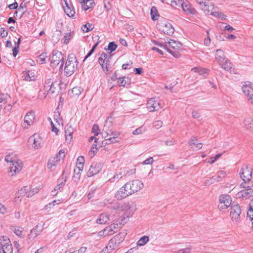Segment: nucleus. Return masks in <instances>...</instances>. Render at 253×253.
<instances>
[{"label":"nucleus","mask_w":253,"mask_h":253,"mask_svg":"<svg viewBox=\"0 0 253 253\" xmlns=\"http://www.w3.org/2000/svg\"><path fill=\"white\" fill-rule=\"evenodd\" d=\"M143 187V183L140 180L129 181L117 191L115 197L118 200H122L140 191Z\"/></svg>","instance_id":"obj_1"},{"label":"nucleus","mask_w":253,"mask_h":253,"mask_svg":"<svg viewBox=\"0 0 253 253\" xmlns=\"http://www.w3.org/2000/svg\"><path fill=\"white\" fill-rule=\"evenodd\" d=\"M124 238V234L122 233L118 234L109 241L108 245L103 250L106 253H111L123 241Z\"/></svg>","instance_id":"obj_2"},{"label":"nucleus","mask_w":253,"mask_h":253,"mask_svg":"<svg viewBox=\"0 0 253 253\" xmlns=\"http://www.w3.org/2000/svg\"><path fill=\"white\" fill-rule=\"evenodd\" d=\"M78 61L74 54L68 56L64 68L65 72L67 76L72 75L77 68Z\"/></svg>","instance_id":"obj_3"},{"label":"nucleus","mask_w":253,"mask_h":253,"mask_svg":"<svg viewBox=\"0 0 253 253\" xmlns=\"http://www.w3.org/2000/svg\"><path fill=\"white\" fill-rule=\"evenodd\" d=\"M13 247L7 236L0 237V253H13Z\"/></svg>","instance_id":"obj_4"},{"label":"nucleus","mask_w":253,"mask_h":253,"mask_svg":"<svg viewBox=\"0 0 253 253\" xmlns=\"http://www.w3.org/2000/svg\"><path fill=\"white\" fill-rule=\"evenodd\" d=\"M157 28L168 35H172L174 31L171 24L169 23L166 19L160 20L157 25Z\"/></svg>","instance_id":"obj_5"},{"label":"nucleus","mask_w":253,"mask_h":253,"mask_svg":"<svg viewBox=\"0 0 253 253\" xmlns=\"http://www.w3.org/2000/svg\"><path fill=\"white\" fill-rule=\"evenodd\" d=\"M59 83L57 81L53 82L51 79H47L44 83L43 89L47 92L46 94H52L58 92Z\"/></svg>","instance_id":"obj_6"},{"label":"nucleus","mask_w":253,"mask_h":253,"mask_svg":"<svg viewBox=\"0 0 253 253\" xmlns=\"http://www.w3.org/2000/svg\"><path fill=\"white\" fill-rule=\"evenodd\" d=\"M241 186L244 188L240 191L238 192L236 195L237 199H249L250 197L253 196V189H252L251 186H247L244 184L242 183Z\"/></svg>","instance_id":"obj_7"},{"label":"nucleus","mask_w":253,"mask_h":253,"mask_svg":"<svg viewBox=\"0 0 253 253\" xmlns=\"http://www.w3.org/2000/svg\"><path fill=\"white\" fill-rule=\"evenodd\" d=\"M241 211L239 204L232 205L230 211L231 220L234 224L237 225L240 221Z\"/></svg>","instance_id":"obj_8"},{"label":"nucleus","mask_w":253,"mask_h":253,"mask_svg":"<svg viewBox=\"0 0 253 253\" xmlns=\"http://www.w3.org/2000/svg\"><path fill=\"white\" fill-rule=\"evenodd\" d=\"M60 64V68L62 67L64 64V55L61 52L55 51L53 52L51 59V65L54 67Z\"/></svg>","instance_id":"obj_9"},{"label":"nucleus","mask_w":253,"mask_h":253,"mask_svg":"<svg viewBox=\"0 0 253 253\" xmlns=\"http://www.w3.org/2000/svg\"><path fill=\"white\" fill-rule=\"evenodd\" d=\"M219 203L218 207L220 211H224L231 204L232 199L228 195H221L219 197Z\"/></svg>","instance_id":"obj_10"},{"label":"nucleus","mask_w":253,"mask_h":253,"mask_svg":"<svg viewBox=\"0 0 253 253\" xmlns=\"http://www.w3.org/2000/svg\"><path fill=\"white\" fill-rule=\"evenodd\" d=\"M98 62L103 71L105 73H107L110 68V64L109 58L106 53L102 52L100 54L98 59Z\"/></svg>","instance_id":"obj_11"},{"label":"nucleus","mask_w":253,"mask_h":253,"mask_svg":"<svg viewBox=\"0 0 253 253\" xmlns=\"http://www.w3.org/2000/svg\"><path fill=\"white\" fill-rule=\"evenodd\" d=\"M9 173L11 176L15 175L19 173L22 169L23 163L20 160L17 159L11 164H9Z\"/></svg>","instance_id":"obj_12"},{"label":"nucleus","mask_w":253,"mask_h":253,"mask_svg":"<svg viewBox=\"0 0 253 253\" xmlns=\"http://www.w3.org/2000/svg\"><path fill=\"white\" fill-rule=\"evenodd\" d=\"M252 173L251 168L247 166H243L240 172V177L246 183L251 180L252 178Z\"/></svg>","instance_id":"obj_13"},{"label":"nucleus","mask_w":253,"mask_h":253,"mask_svg":"<svg viewBox=\"0 0 253 253\" xmlns=\"http://www.w3.org/2000/svg\"><path fill=\"white\" fill-rule=\"evenodd\" d=\"M147 106L150 112L158 110L162 107L161 100L159 98H151L148 101Z\"/></svg>","instance_id":"obj_14"},{"label":"nucleus","mask_w":253,"mask_h":253,"mask_svg":"<svg viewBox=\"0 0 253 253\" xmlns=\"http://www.w3.org/2000/svg\"><path fill=\"white\" fill-rule=\"evenodd\" d=\"M103 167V164L101 163H93L91 164L90 168L87 172V176L91 177L98 174L101 170Z\"/></svg>","instance_id":"obj_15"},{"label":"nucleus","mask_w":253,"mask_h":253,"mask_svg":"<svg viewBox=\"0 0 253 253\" xmlns=\"http://www.w3.org/2000/svg\"><path fill=\"white\" fill-rule=\"evenodd\" d=\"M35 120V113L33 111L28 112L24 117V122L22 126L24 129H27L32 125Z\"/></svg>","instance_id":"obj_16"},{"label":"nucleus","mask_w":253,"mask_h":253,"mask_svg":"<svg viewBox=\"0 0 253 253\" xmlns=\"http://www.w3.org/2000/svg\"><path fill=\"white\" fill-rule=\"evenodd\" d=\"M179 4L181 5V8L183 11L187 14H195L196 11L192 7L190 3L188 1H184L182 0H179Z\"/></svg>","instance_id":"obj_17"},{"label":"nucleus","mask_w":253,"mask_h":253,"mask_svg":"<svg viewBox=\"0 0 253 253\" xmlns=\"http://www.w3.org/2000/svg\"><path fill=\"white\" fill-rule=\"evenodd\" d=\"M119 211L128 212L129 214H132L135 209L129 203H125L121 205H117Z\"/></svg>","instance_id":"obj_18"},{"label":"nucleus","mask_w":253,"mask_h":253,"mask_svg":"<svg viewBox=\"0 0 253 253\" xmlns=\"http://www.w3.org/2000/svg\"><path fill=\"white\" fill-rule=\"evenodd\" d=\"M65 5H63L64 10L66 15L70 17H73L75 14V11L72 5H70L67 0H63Z\"/></svg>","instance_id":"obj_19"},{"label":"nucleus","mask_w":253,"mask_h":253,"mask_svg":"<svg viewBox=\"0 0 253 253\" xmlns=\"http://www.w3.org/2000/svg\"><path fill=\"white\" fill-rule=\"evenodd\" d=\"M29 140L33 141V147L35 149H38L41 147L42 139L38 134H34L29 138Z\"/></svg>","instance_id":"obj_20"},{"label":"nucleus","mask_w":253,"mask_h":253,"mask_svg":"<svg viewBox=\"0 0 253 253\" xmlns=\"http://www.w3.org/2000/svg\"><path fill=\"white\" fill-rule=\"evenodd\" d=\"M111 126V122L106 121L102 132H101L102 136L103 138H106L108 136L110 137L111 133H112L113 131L111 129H110Z\"/></svg>","instance_id":"obj_21"},{"label":"nucleus","mask_w":253,"mask_h":253,"mask_svg":"<svg viewBox=\"0 0 253 253\" xmlns=\"http://www.w3.org/2000/svg\"><path fill=\"white\" fill-rule=\"evenodd\" d=\"M118 211H119V208H118V206H114L108 209L107 213L109 214L110 220L114 221L116 219L119 215Z\"/></svg>","instance_id":"obj_22"},{"label":"nucleus","mask_w":253,"mask_h":253,"mask_svg":"<svg viewBox=\"0 0 253 253\" xmlns=\"http://www.w3.org/2000/svg\"><path fill=\"white\" fill-rule=\"evenodd\" d=\"M74 129L71 125H67L65 127V139L67 143H70L73 138Z\"/></svg>","instance_id":"obj_23"},{"label":"nucleus","mask_w":253,"mask_h":253,"mask_svg":"<svg viewBox=\"0 0 253 253\" xmlns=\"http://www.w3.org/2000/svg\"><path fill=\"white\" fill-rule=\"evenodd\" d=\"M196 1L203 10L207 12H210V2L209 0H196Z\"/></svg>","instance_id":"obj_24"},{"label":"nucleus","mask_w":253,"mask_h":253,"mask_svg":"<svg viewBox=\"0 0 253 253\" xmlns=\"http://www.w3.org/2000/svg\"><path fill=\"white\" fill-rule=\"evenodd\" d=\"M39 227L36 226L32 229L30 233L28 235L27 240L29 242H32L40 234V231L38 230Z\"/></svg>","instance_id":"obj_25"},{"label":"nucleus","mask_w":253,"mask_h":253,"mask_svg":"<svg viewBox=\"0 0 253 253\" xmlns=\"http://www.w3.org/2000/svg\"><path fill=\"white\" fill-rule=\"evenodd\" d=\"M242 89L248 100L253 105V92L249 90L248 86H242Z\"/></svg>","instance_id":"obj_26"},{"label":"nucleus","mask_w":253,"mask_h":253,"mask_svg":"<svg viewBox=\"0 0 253 253\" xmlns=\"http://www.w3.org/2000/svg\"><path fill=\"white\" fill-rule=\"evenodd\" d=\"M215 59L218 64H221L227 58L225 57L223 51L220 49H218L216 50Z\"/></svg>","instance_id":"obj_27"},{"label":"nucleus","mask_w":253,"mask_h":253,"mask_svg":"<svg viewBox=\"0 0 253 253\" xmlns=\"http://www.w3.org/2000/svg\"><path fill=\"white\" fill-rule=\"evenodd\" d=\"M244 127L250 131L253 132V119L247 117L244 121Z\"/></svg>","instance_id":"obj_28"},{"label":"nucleus","mask_w":253,"mask_h":253,"mask_svg":"<svg viewBox=\"0 0 253 253\" xmlns=\"http://www.w3.org/2000/svg\"><path fill=\"white\" fill-rule=\"evenodd\" d=\"M110 220L109 214L107 213H102L100 214L96 220V222L99 224H105Z\"/></svg>","instance_id":"obj_29"},{"label":"nucleus","mask_w":253,"mask_h":253,"mask_svg":"<svg viewBox=\"0 0 253 253\" xmlns=\"http://www.w3.org/2000/svg\"><path fill=\"white\" fill-rule=\"evenodd\" d=\"M95 3L93 0H85L83 1L81 4L82 8L84 11H86L90 8L94 6Z\"/></svg>","instance_id":"obj_30"},{"label":"nucleus","mask_w":253,"mask_h":253,"mask_svg":"<svg viewBox=\"0 0 253 253\" xmlns=\"http://www.w3.org/2000/svg\"><path fill=\"white\" fill-rule=\"evenodd\" d=\"M118 225V224L113 223L106 227L105 229L106 231V234L108 236L112 235L117 232Z\"/></svg>","instance_id":"obj_31"},{"label":"nucleus","mask_w":253,"mask_h":253,"mask_svg":"<svg viewBox=\"0 0 253 253\" xmlns=\"http://www.w3.org/2000/svg\"><path fill=\"white\" fill-rule=\"evenodd\" d=\"M65 179L62 180V181L58 184L54 188V189L52 190L51 194L52 196H56L59 192L61 191L63 189V188L65 185Z\"/></svg>","instance_id":"obj_32"},{"label":"nucleus","mask_w":253,"mask_h":253,"mask_svg":"<svg viewBox=\"0 0 253 253\" xmlns=\"http://www.w3.org/2000/svg\"><path fill=\"white\" fill-rule=\"evenodd\" d=\"M191 71L195 73H198L199 75H202L204 77H206L209 73V70L208 69L199 67H194L191 69Z\"/></svg>","instance_id":"obj_33"},{"label":"nucleus","mask_w":253,"mask_h":253,"mask_svg":"<svg viewBox=\"0 0 253 253\" xmlns=\"http://www.w3.org/2000/svg\"><path fill=\"white\" fill-rule=\"evenodd\" d=\"M29 190V187H24L23 188L20 189L16 194V198H20V197H23L25 196L27 197L28 191Z\"/></svg>","instance_id":"obj_34"},{"label":"nucleus","mask_w":253,"mask_h":253,"mask_svg":"<svg viewBox=\"0 0 253 253\" xmlns=\"http://www.w3.org/2000/svg\"><path fill=\"white\" fill-rule=\"evenodd\" d=\"M197 140L196 137H192L190 139L188 144L190 146L195 145L197 150L200 149L203 146V144L202 143H197Z\"/></svg>","instance_id":"obj_35"},{"label":"nucleus","mask_w":253,"mask_h":253,"mask_svg":"<svg viewBox=\"0 0 253 253\" xmlns=\"http://www.w3.org/2000/svg\"><path fill=\"white\" fill-rule=\"evenodd\" d=\"M59 163V162L56 159H54L53 157L51 158L48 161L47 168L53 170Z\"/></svg>","instance_id":"obj_36"},{"label":"nucleus","mask_w":253,"mask_h":253,"mask_svg":"<svg viewBox=\"0 0 253 253\" xmlns=\"http://www.w3.org/2000/svg\"><path fill=\"white\" fill-rule=\"evenodd\" d=\"M33 73L30 72L29 71H26L23 73L22 78L23 80L26 81H31L35 80V76L33 75Z\"/></svg>","instance_id":"obj_37"},{"label":"nucleus","mask_w":253,"mask_h":253,"mask_svg":"<svg viewBox=\"0 0 253 253\" xmlns=\"http://www.w3.org/2000/svg\"><path fill=\"white\" fill-rule=\"evenodd\" d=\"M123 177V174L121 171L119 170L117 171L114 176L109 179V181L111 182H115L118 181L120 179Z\"/></svg>","instance_id":"obj_38"},{"label":"nucleus","mask_w":253,"mask_h":253,"mask_svg":"<svg viewBox=\"0 0 253 253\" xmlns=\"http://www.w3.org/2000/svg\"><path fill=\"white\" fill-rule=\"evenodd\" d=\"M168 44L169 46L175 49H178L179 48H180L181 46V44L180 42L172 40H170L168 41Z\"/></svg>","instance_id":"obj_39"},{"label":"nucleus","mask_w":253,"mask_h":253,"mask_svg":"<svg viewBox=\"0 0 253 253\" xmlns=\"http://www.w3.org/2000/svg\"><path fill=\"white\" fill-rule=\"evenodd\" d=\"M221 67L227 71H230L232 68L231 62L227 59L221 64H219Z\"/></svg>","instance_id":"obj_40"},{"label":"nucleus","mask_w":253,"mask_h":253,"mask_svg":"<svg viewBox=\"0 0 253 253\" xmlns=\"http://www.w3.org/2000/svg\"><path fill=\"white\" fill-rule=\"evenodd\" d=\"M149 240V237L144 236L141 237L137 242V245L138 246H143L146 244Z\"/></svg>","instance_id":"obj_41"},{"label":"nucleus","mask_w":253,"mask_h":253,"mask_svg":"<svg viewBox=\"0 0 253 253\" xmlns=\"http://www.w3.org/2000/svg\"><path fill=\"white\" fill-rule=\"evenodd\" d=\"M120 135V132L118 131H113L112 133H111V136L109 138H106V141H109L112 143H115L116 142L115 141V139L118 138V137Z\"/></svg>","instance_id":"obj_42"},{"label":"nucleus","mask_w":253,"mask_h":253,"mask_svg":"<svg viewBox=\"0 0 253 253\" xmlns=\"http://www.w3.org/2000/svg\"><path fill=\"white\" fill-rule=\"evenodd\" d=\"M94 28V26L93 24L87 23L85 24L82 27V30L84 33L88 32L89 31H91Z\"/></svg>","instance_id":"obj_43"},{"label":"nucleus","mask_w":253,"mask_h":253,"mask_svg":"<svg viewBox=\"0 0 253 253\" xmlns=\"http://www.w3.org/2000/svg\"><path fill=\"white\" fill-rule=\"evenodd\" d=\"M12 231L18 237H23V228L20 227H15L13 228Z\"/></svg>","instance_id":"obj_44"},{"label":"nucleus","mask_w":253,"mask_h":253,"mask_svg":"<svg viewBox=\"0 0 253 253\" xmlns=\"http://www.w3.org/2000/svg\"><path fill=\"white\" fill-rule=\"evenodd\" d=\"M65 150L63 149H61L58 154L56 155V157H53L54 159H56V160H58V161L60 163L61 160H63V158L65 157Z\"/></svg>","instance_id":"obj_45"},{"label":"nucleus","mask_w":253,"mask_h":253,"mask_svg":"<svg viewBox=\"0 0 253 253\" xmlns=\"http://www.w3.org/2000/svg\"><path fill=\"white\" fill-rule=\"evenodd\" d=\"M97 145L96 144H93L92 147L90 148V150L88 152V155L90 158H92L94 156L95 154L97 151Z\"/></svg>","instance_id":"obj_46"},{"label":"nucleus","mask_w":253,"mask_h":253,"mask_svg":"<svg viewBox=\"0 0 253 253\" xmlns=\"http://www.w3.org/2000/svg\"><path fill=\"white\" fill-rule=\"evenodd\" d=\"M151 18L153 20L155 21L158 19L159 15L157 14V9L155 7H152L151 9Z\"/></svg>","instance_id":"obj_47"},{"label":"nucleus","mask_w":253,"mask_h":253,"mask_svg":"<svg viewBox=\"0 0 253 253\" xmlns=\"http://www.w3.org/2000/svg\"><path fill=\"white\" fill-rule=\"evenodd\" d=\"M38 59L39 63L42 64L46 63L47 60H48V58L45 53H42L40 55Z\"/></svg>","instance_id":"obj_48"},{"label":"nucleus","mask_w":253,"mask_h":253,"mask_svg":"<svg viewBox=\"0 0 253 253\" xmlns=\"http://www.w3.org/2000/svg\"><path fill=\"white\" fill-rule=\"evenodd\" d=\"M84 157L83 156H80L77 159L76 167H78V168H79L80 169L84 168Z\"/></svg>","instance_id":"obj_49"},{"label":"nucleus","mask_w":253,"mask_h":253,"mask_svg":"<svg viewBox=\"0 0 253 253\" xmlns=\"http://www.w3.org/2000/svg\"><path fill=\"white\" fill-rule=\"evenodd\" d=\"M211 14L216 17H218L222 20H225L226 18V16L221 12L218 11L211 12Z\"/></svg>","instance_id":"obj_50"},{"label":"nucleus","mask_w":253,"mask_h":253,"mask_svg":"<svg viewBox=\"0 0 253 253\" xmlns=\"http://www.w3.org/2000/svg\"><path fill=\"white\" fill-rule=\"evenodd\" d=\"M146 128L143 126H141L139 127H138L136 129H135L133 132L132 133L134 135H139L142 134L143 132H145Z\"/></svg>","instance_id":"obj_51"},{"label":"nucleus","mask_w":253,"mask_h":253,"mask_svg":"<svg viewBox=\"0 0 253 253\" xmlns=\"http://www.w3.org/2000/svg\"><path fill=\"white\" fill-rule=\"evenodd\" d=\"M61 37V33L59 31H56L53 35L52 36V40L54 41V42H57L60 40Z\"/></svg>","instance_id":"obj_52"},{"label":"nucleus","mask_w":253,"mask_h":253,"mask_svg":"<svg viewBox=\"0 0 253 253\" xmlns=\"http://www.w3.org/2000/svg\"><path fill=\"white\" fill-rule=\"evenodd\" d=\"M73 32H70L69 33H66L64 36V41L63 42L65 44H67L71 38L73 36Z\"/></svg>","instance_id":"obj_53"},{"label":"nucleus","mask_w":253,"mask_h":253,"mask_svg":"<svg viewBox=\"0 0 253 253\" xmlns=\"http://www.w3.org/2000/svg\"><path fill=\"white\" fill-rule=\"evenodd\" d=\"M17 159L14 158L13 155L12 154L7 155L5 157V161L7 163H9V164H11L13 163V161H15Z\"/></svg>","instance_id":"obj_54"},{"label":"nucleus","mask_w":253,"mask_h":253,"mask_svg":"<svg viewBox=\"0 0 253 253\" xmlns=\"http://www.w3.org/2000/svg\"><path fill=\"white\" fill-rule=\"evenodd\" d=\"M38 188H33L31 189L29 188V190L28 191L27 197L30 198L34 196L36 193H38Z\"/></svg>","instance_id":"obj_55"},{"label":"nucleus","mask_w":253,"mask_h":253,"mask_svg":"<svg viewBox=\"0 0 253 253\" xmlns=\"http://www.w3.org/2000/svg\"><path fill=\"white\" fill-rule=\"evenodd\" d=\"M72 93L73 95L78 96L81 94L82 90L80 87H75L72 89Z\"/></svg>","instance_id":"obj_56"},{"label":"nucleus","mask_w":253,"mask_h":253,"mask_svg":"<svg viewBox=\"0 0 253 253\" xmlns=\"http://www.w3.org/2000/svg\"><path fill=\"white\" fill-rule=\"evenodd\" d=\"M163 125V122L161 120L155 121L153 123V127L158 129L160 128Z\"/></svg>","instance_id":"obj_57"},{"label":"nucleus","mask_w":253,"mask_h":253,"mask_svg":"<svg viewBox=\"0 0 253 253\" xmlns=\"http://www.w3.org/2000/svg\"><path fill=\"white\" fill-rule=\"evenodd\" d=\"M118 84L120 86H125L127 84V81L125 77L118 78Z\"/></svg>","instance_id":"obj_58"},{"label":"nucleus","mask_w":253,"mask_h":253,"mask_svg":"<svg viewBox=\"0 0 253 253\" xmlns=\"http://www.w3.org/2000/svg\"><path fill=\"white\" fill-rule=\"evenodd\" d=\"M248 217L252 222V224L253 227V208H250L247 213Z\"/></svg>","instance_id":"obj_59"},{"label":"nucleus","mask_w":253,"mask_h":253,"mask_svg":"<svg viewBox=\"0 0 253 253\" xmlns=\"http://www.w3.org/2000/svg\"><path fill=\"white\" fill-rule=\"evenodd\" d=\"M154 162V160L152 157H149L148 158L144 161L142 164L143 165H152Z\"/></svg>","instance_id":"obj_60"},{"label":"nucleus","mask_w":253,"mask_h":253,"mask_svg":"<svg viewBox=\"0 0 253 253\" xmlns=\"http://www.w3.org/2000/svg\"><path fill=\"white\" fill-rule=\"evenodd\" d=\"M164 144L167 146H171L175 143V141L173 139H167L164 141Z\"/></svg>","instance_id":"obj_61"},{"label":"nucleus","mask_w":253,"mask_h":253,"mask_svg":"<svg viewBox=\"0 0 253 253\" xmlns=\"http://www.w3.org/2000/svg\"><path fill=\"white\" fill-rule=\"evenodd\" d=\"M108 50H110L111 52L115 51L117 47V45L114 42H111L109 43L108 46Z\"/></svg>","instance_id":"obj_62"},{"label":"nucleus","mask_w":253,"mask_h":253,"mask_svg":"<svg viewBox=\"0 0 253 253\" xmlns=\"http://www.w3.org/2000/svg\"><path fill=\"white\" fill-rule=\"evenodd\" d=\"M221 154H218L215 157H211L208 161V163L211 164H213L216 160L221 157Z\"/></svg>","instance_id":"obj_63"},{"label":"nucleus","mask_w":253,"mask_h":253,"mask_svg":"<svg viewBox=\"0 0 253 253\" xmlns=\"http://www.w3.org/2000/svg\"><path fill=\"white\" fill-rule=\"evenodd\" d=\"M98 45V43H96L92 47L91 49L89 51L87 54L84 57V60L86 59L88 57H89L94 52V50L96 49V47Z\"/></svg>","instance_id":"obj_64"}]
</instances>
